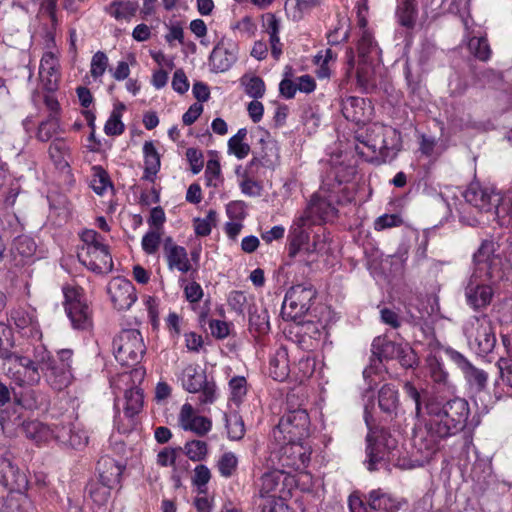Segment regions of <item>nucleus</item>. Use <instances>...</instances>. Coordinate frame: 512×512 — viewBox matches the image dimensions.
I'll return each instance as SVG.
<instances>
[{"label": "nucleus", "mask_w": 512, "mask_h": 512, "mask_svg": "<svg viewBox=\"0 0 512 512\" xmlns=\"http://www.w3.org/2000/svg\"><path fill=\"white\" fill-rule=\"evenodd\" d=\"M449 436L428 417L424 424L414 428L412 436L413 454L417 465H422L437 451L441 440Z\"/></svg>", "instance_id": "1a4fd4ad"}, {"label": "nucleus", "mask_w": 512, "mask_h": 512, "mask_svg": "<svg viewBox=\"0 0 512 512\" xmlns=\"http://www.w3.org/2000/svg\"><path fill=\"white\" fill-rule=\"evenodd\" d=\"M241 192L250 197H257L261 195V185L253 179L243 176L242 181L239 184Z\"/></svg>", "instance_id": "774afa93"}, {"label": "nucleus", "mask_w": 512, "mask_h": 512, "mask_svg": "<svg viewBox=\"0 0 512 512\" xmlns=\"http://www.w3.org/2000/svg\"><path fill=\"white\" fill-rule=\"evenodd\" d=\"M108 186H110V181L107 173L103 169L97 168V172L92 180V189L98 195H102Z\"/></svg>", "instance_id": "69168bd1"}, {"label": "nucleus", "mask_w": 512, "mask_h": 512, "mask_svg": "<svg viewBox=\"0 0 512 512\" xmlns=\"http://www.w3.org/2000/svg\"><path fill=\"white\" fill-rule=\"evenodd\" d=\"M107 293L113 306L119 310H128L137 300L136 290L131 281L115 277L107 286Z\"/></svg>", "instance_id": "6ab92c4d"}, {"label": "nucleus", "mask_w": 512, "mask_h": 512, "mask_svg": "<svg viewBox=\"0 0 512 512\" xmlns=\"http://www.w3.org/2000/svg\"><path fill=\"white\" fill-rule=\"evenodd\" d=\"M378 403L384 413L396 414L399 407L398 391L391 385H384L379 391Z\"/></svg>", "instance_id": "c9c22d12"}, {"label": "nucleus", "mask_w": 512, "mask_h": 512, "mask_svg": "<svg viewBox=\"0 0 512 512\" xmlns=\"http://www.w3.org/2000/svg\"><path fill=\"white\" fill-rule=\"evenodd\" d=\"M463 196L466 202L479 212L497 217V206L501 202V194L494 187L471 183Z\"/></svg>", "instance_id": "dca6fc26"}, {"label": "nucleus", "mask_w": 512, "mask_h": 512, "mask_svg": "<svg viewBox=\"0 0 512 512\" xmlns=\"http://www.w3.org/2000/svg\"><path fill=\"white\" fill-rule=\"evenodd\" d=\"M310 420L305 409L289 410L280 419L272 431L276 443L285 441H304L308 436Z\"/></svg>", "instance_id": "9d476101"}, {"label": "nucleus", "mask_w": 512, "mask_h": 512, "mask_svg": "<svg viewBox=\"0 0 512 512\" xmlns=\"http://www.w3.org/2000/svg\"><path fill=\"white\" fill-rule=\"evenodd\" d=\"M39 78L47 91H55L60 81L58 53L47 51L40 60Z\"/></svg>", "instance_id": "4be33fe9"}, {"label": "nucleus", "mask_w": 512, "mask_h": 512, "mask_svg": "<svg viewBox=\"0 0 512 512\" xmlns=\"http://www.w3.org/2000/svg\"><path fill=\"white\" fill-rule=\"evenodd\" d=\"M57 442L65 447L82 449L88 444L87 432L74 423H60Z\"/></svg>", "instance_id": "b1692460"}, {"label": "nucleus", "mask_w": 512, "mask_h": 512, "mask_svg": "<svg viewBox=\"0 0 512 512\" xmlns=\"http://www.w3.org/2000/svg\"><path fill=\"white\" fill-rule=\"evenodd\" d=\"M374 68L371 63V59H367V62L361 60L358 61V67L356 71L358 84L363 88H368L373 85L372 76Z\"/></svg>", "instance_id": "5fc2aeb1"}, {"label": "nucleus", "mask_w": 512, "mask_h": 512, "mask_svg": "<svg viewBox=\"0 0 512 512\" xmlns=\"http://www.w3.org/2000/svg\"><path fill=\"white\" fill-rule=\"evenodd\" d=\"M144 153V178L152 179L160 169V156L151 141H147L143 145Z\"/></svg>", "instance_id": "e433bc0d"}, {"label": "nucleus", "mask_w": 512, "mask_h": 512, "mask_svg": "<svg viewBox=\"0 0 512 512\" xmlns=\"http://www.w3.org/2000/svg\"><path fill=\"white\" fill-rule=\"evenodd\" d=\"M184 450L188 458L192 461H202L208 453L207 444L201 440L189 441L185 444Z\"/></svg>", "instance_id": "864d4df0"}, {"label": "nucleus", "mask_w": 512, "mask_h": 512, "mask_svg": "<svg viewBox=\"0 0 512 512\" xmlns=\"http://www.w3.org/2000/svg\"><path fill=\"white\" fill-rule=\"evenodd\" d=\"M67 315L74 328L86 329L90 325V310L88 305L83 302H71L65 307Z\"/></svg>", "instance_id": "72a5a7b5"}, {"label": "nucleus", "mask_w": 512, "mask_h": 512, "mask_svg": "<svg viewBox=\"0 0 512 512\" xmlns=\"http://www.w3.org/2000/svg\"><path fill=\"white\" fill-rule=\"evenodd\" d=\"M59 424L48 425L38 420L25 421L22 424V429L25 436L36 444L48 443L51 440L57 441V431H59Z\"/></svg>", "instance_id": "5701e85b"}, {"label": "nucleus", "mask_w": 512, "mask_h": 512, "mask_svg": "<svg viewBox=\"0 0 512 512\" xmlns=\"http://www.w3.org/2000/svg\"><path fill=\"white\" fill-rule=\"evenodd\" d=\"M10 252L15 265H23L34 256L36 243L29 236H18L14 239Z\"/></svg>", "instance_id": "7c9ffc66"}, {"label": "nucleus", "mask_w": 512, "mask_h": 512, "mask_svg": "<svg viewBox=\"0 0 512 512\" xmlns=\"http://www.w3.org/2000/svg\"><path fill=\"white\" fill-rule=\"evenodd\" d=\"M163 249L170 270H178L182 273L191 270L192 266L184 247L175 244L169 237L165 240Z\"/></svg>", "instance_id": "393cba45"}, {"label": "nucleus", "mask_w": 512, "mask_h": 512, "mask_svg": "<svg viewBox=\"0 0 512 512\" xmlns=\"http://www.w3.org/2000/svg\"><path fill=\"white\" fill-rule=\"evenodd\" d=\"M336 58V53H334L330 48L320 51L315 56V64L318 66L316 75L319 79H326L330 77L331 70L329 65L330 63H334Z\"/></svg>", "instance_id": "ea45409f"}, {"label": "nucleus", "mask_w": 512, "mask_h": 512, "mask_svg": "<svg viewBox=\"0 0 512 512\" xmlns=\"http://www.w3.org/2000/svg\"><path fill=\"white\" fill-rule=\"evenodd\" d=\"M211 421L203 416H194L189 423L184 424V430H189L203 436L211 430Z\"/></svg>", "instance_id": "bf43d9fd"}, {"label": "nucleus", "mask_w": 512, "mask_h": 512, "mask_svg": "<svg viewBox=\"0 0 512 512\" xmlns=\"http://www.w3.org/2000/svg\"><path fill=\"white\" fill-rule=\"evenodd\" d=\"M279 449L271 453L270 460L275 465V459L281 469L303 471L309 464L311 448L304 441H285L277 443Z\"/></svg>", "instance_id": "f8f14e48"}, {"label": "nucleus", "mask_w": 512, "mask_h": 512, "mask_svg": "<svg viewBox=\"0 0 512 512\" xmlns=\"http://www.w3.org/2000/svg\"><path fill=\"white\" fill-rule=\"evenodd\" d=\"M12 319L19 329L30 328L31 332L37 329V321L33 313L17 310L12 314Z\"/></svg>", "instance_id": "6e6d98bb"}, {"label": "nucleus", "mask_w": 512, "mask_h": 512, "mask_svg": "<svg viewBox=\"0 0 512 512\" xmlns=\"http://www.w3.org/2000/svg\"><path fill=\"white\" fill-rule=\"evenodd\" d=\"M60 132L61 125L59 119L55 115H49L47 119L39 123L36 139L41 142H48Z\"/></svg>", "instance_id": "4c0bfd02"}, {"label": "nucleus", "mask_w": 512, "mask_h": 512, "mask_svg": "<svg viewBox=\"0 0 512 512\" xmlns=\"http://www.w3.org/2000/svg\"><path fill=\"white\" fill-rule=\"evenodd\" d=\"M367 442L368 470H377L378 465L383 461H391L393 459L397 441L392 436L382 432L373 442L372 437L368 435Z\"/></svg>", "instance_id": "f3484780"}, {"label": "nucleus", "mask_w": 512, "mask_h": 512, "mask_svg": "<svg viewBox=\"0 0 512 512\" xmlns=\"http://www.w3.org/2000/svg\"><path fill=\"white\" fill-rule=\"evenodd\" d=\"M376 48L372 35L364 30L357 45L359 60L367 62V59H371V54L376 52Z\"/></svg>", "instance_id": "8fccbe9b"}, {"label": "nucleus", "mask_w": 512, "mask_h": 512, "mask_svg": "<svg viewBox=\"0 0 512 512\" xmlns=\"http://www.w3.org/2000/svg\"><path fill=\"white\" fill-rule=\"evenodd\" d=\"M468 47L470 52L481 61H487L491 56V49L485 37H472Z\"/></svg>", "instance_id": "de8ad7c7"}, {"label": "nucleus", "mask_w": 512, "mask_h": 512, "mask_svg": "<svg viewBox=\"0 0 512 512\" xmlns=\"http://www.w3.org/2000/svg\"><path fill=\"white\" fill-rule=\"evenodd\" d=\"M81 245L77 257L81 264L94 273L107 274L113 269V260L104 238L93 229L80 234Z\"/></svg>", "instance_id": "39448f33"}, {"label": "nucleus", "mask_w": 512, "mask_h": 512, "mask_svg": "<svg viewBox=\"0 0 512 512\" xmlns=\"http://www.w3.org/2000/svg\"><path fill=\"white\" fill-rule=\"evenodd\" d=\"M271 471L264 473L257 484L258 495L261 498H284L290 493L291 488L295 484V479L290 475L289 471L281 469L279 466L273 465Z\"/></svg>", "instance_id": "4468645a"}, {"label": "nucleus", "mask_w": 512, "mask_h": 512, "mask_svg": "<svg viewBox=\"0 0 512 512\" xmlns=\"http://www.w3.org/2000/svg\"><path fill=\"white\" fill-rule=\"evenodd\" d=\"M336 185L325 183L320 189L315 192L304 212L299 218L301 226L310 224H320L333 221L338 214L337 204L341 203L338 193L341 189V184L344 179H340L337 171L334 172Z\"/></svg>", "instance_id": "f257e3e1"}, {"label": "nucleus", "mask_w": 512, "mask_h": 512, "mask_svg": "<svg viewBox=\"0 0 512 512\" xmlns=\"http://www.w3.org/2000/svg\"><path fill=\"white\" fill-rule=\"evenodd\" d=\"M49 158L58 170H66L70 167L71 148L65 138H55L48 148Z\"/></svg>", "instance_id": "c85d7f7f"}, {"label": "nucleus", "mask_w": 512, "mask_h": 512, "mask_svg": "<svg viewBox=\"0 0 512 512\" xmlns=\"http://www.w3.org/2000/svg\"><path fill=\"white\" fill-rule=\"evenodd\" d=\"M227 433L230 439L240 440L245 434L244 422L240 415L232 412L225 417Z\"/></svg>", "instance_id": "49530a36"}, {"label": "nucleus", "mask_w": 512, "mask_h": 512, "mask_svg": "<svg viewBox=\"0 0 512 512\" xmlns=\"http://www.w3.org/2000/svg\"><path fill=\"white\" fill-rule=\"evenodd\" d=\"M485 276L473 273L466 288L465 297L467 304L474 310L487 307L494 296V291Z\"/></svg>", "instance_id": "a211bd4d"}, {"label": "nucleus", "mask_w": 512, "mask_h": 512, "mask_svg": "<svg viewBox=\"0 0 512 512\" xmlns=\"http://www.w3.org/2000/svg\"><path fill=\"white\" fill-rule=\"evenodd\" d=\"M139 3L135 0H113L103 11L118 23H129L136 16Z\"/></svg>", "instance_id": "cd10ccee"}, {"label": "nucleus", "mask_w": 512, "mask_h": 512, "mask_svg": "<svg viewBox=\"0 0 512 512\" xmlns=\"http://www.w3.org/2000/svg\"><path fill=\"white\" fill-rule=\"evenodd\" d=\"M237 46L230 41L221 40L209 57L211 71L219 73L229 70L237 60Z\"/></svg>", "instance_id": "412c9836"}, {"label": "nucleus", "mask_w": 512, "mask_h": 512, "mask_svg": "<svg viewBox=\"0 0 512 512\" xmlns=\"http://www.w3.org/2000/svg\"><path fill=\"white\" fill-rule=\"evenodd\" d=\"M262 22L264 31L269 35V39L279 37L280 21L273 13L263 15Z\"/></svg>", "instance_id": "680f3d73"}, {"label": "nucleus", "mask_w": 512, "mask_h": 512, "mask_svg": "<svg viewBox=\"0 0 512 512\" xmlns=\"http://www.w3.org/2000/svg\"><path fill=\"white\" fill-rule=\"evenodd\" d=\"M497 218L501 224L512 226V188L501 195V202L497 206Z\"/></svg>", "instance_id": "a18cd8bd"}, {"label": "nucleus", "mask_w": 512, "mask_h": 512, "mask_svg": "<svg viewBox=\"0 0 512 512\" xmlns=\"http://www.w3.org/2000/svg\"><path fill=\"white\" fill-rule=\"evenodd\" d=\"M182 387L190 393H197L206 381L205 372L197 365H187L180 376Z\"/></svg>", "instance_id": "2f4dec72"}, {"label": "nucleus", "mask_w": 512, "mask_h": 512, "mask_svg": "<svg viewBox=\"0 0 512 512\" xmlns=\"http://www.w3.org/2000/svg\"><path fill=\"white\" fill-rule=\"evenodd\" d=\"M0 484L10 492L6 499V509L17 507L20 512L34 509L33 502L24 493L28 487L26 474L7 457H0Z\"/></svg>", "instance_id": "423d86ee"}, {"label": "nucleus", "mask_w": 512, "mask_h": 512, "mask_svg": "<svg viewBox=\"0 0 512 512\" xmlns=\"http://www.w3.org/2000/svg\"><path fill=\"white\" fill-rule=\"evenodd\" d=\"M365 500L370 509L377 512H398L402 505L398 498L381 488L371 490Z\"/></svg>", "instance_id": "bb28decb"}, {"label": "nucleus", "mask_w": 512, "mask_h": 512, "mask_svg": "<svg viewBox=\"0 0 512 512\" xmlns=\"http://www.w3.org/2000/svg\"><path fill=\"white\" fill-rule=\"evenodd\" d=\"M426 409L428 417L449 437L465 428L470 414L469 404L462 398H454L445 403L431 401Z\"/></svg>", "instance_id": "7ed1b4c3"}, {"label": "nucleus", "mask_w": 512, "mask_h": 512, "mask_svg": "<svg viewBox=\"0 0 512 512\" xmlns=\"http://www.w3.org/2000/svg\"><path fill=\"white\" fill-rule=\"evenodd\" d=\"M52 359L46 347L38 344L33 347L31 355H10L8 362L11 366L8 368V374L20 386L35 385L40 381V371L44 372Z\"/></svg>", "instance_id": "20e7f679"}, {"label": "nucleus", "mask_w": 512, "mask_h": 512, "mask_svg": "<svg viewBox=\"0 0 512 512\" xmlns=\"http://www.w3.org/2000/svg\"><path fill=\"white\" fill-rule=\"evenodd\" d=\"M498 244L493 240H484L474 253V273L490 280L501 277L502 258L496 254Z\"/></svg>", "instance_id": "2eb2a0df"}, {"label": "nucleus", "mask_w": 512, "mask_h": 512, "mask_svg": "<svg viewBox=\"0 0 512 512\" xmlns=\"http://www.w3.org/2000/svg\"><path fill=\"white\" fill-rule=\"evenodd\" d=\"M145 351L143 337L136 329H124L113 339L114 356L123 366L139 363Z\"/></svg>", "instance_id": "9b49d317"}, {"label": "nucleus", "mask_w": 512, "mask_h": 512, "mask_svg": "<svg viewBox=\"0 0 512 512\" xmlns=\"http://www.w3.org/2000/svg\"><path fill=\"white\" fill-rule=\"evenodd\" d=\"M502 342L507 350V353L509 354L510 359L509 360L501 359V360H499L498 365H499L502 380L507 385L512 387V340L510 339V337L508 335L503 334Z\"/></svg>", "instance_id": "37998d69"}, {"label": "nucleus", "mask_w": 512, "mask_h": 512, "mask_svg": "<svg viewBox=\"0 0 512 512\" xmlns=\"http://www.w3.org/2000/svg\"><path fill=\"white\" fill-rule=\"evenodd\" d=\"M315 297L316 291L311 285L292 286L285 294L281 308L282 318L287 321L300 320L309 310Z\"/></svg>", "instance_id": "ddd939ff"}, {"label": "nucleus", "mask_w": 512, "mask_h": 512, "mask_svg": "<svg viewBox=\"0 0 512 512\" xmlns=\"http://www.w3.org/2000/svg\"><path fill=\"white\" fill-rule=\"evenodd\" d=\"M356 140L359 142L355 147L357 153L366 159H373L377 154L387 157L389 151L397 150L400 134L391 126L373 123L364 132H357Z\"/></svg>", "instance_id": "f03ea898"}, {"label": "nucleus", "mask_w": 512, "mask_h": 512, "mask_svg": "<svg viewBox=\"0 0 512 512\" xmlns=\"http://www.w3.org/2000/svg\"><path fill=\"white\" fill-rule=\"evenodd\" d=\"M217 221V213L210 210L206 217L197 218L194 220V230L197 236H207L211 233L212 227L215 226Z\"/></svg>", "instance_id": "603ef678"}, {"label": "nucleus", "mask_w": 512, "mask_h": 512, "mask_svg": "<svg viewBox=\"0 0 512 512\" xmlns=\"http://www.w3.org/2000/svg\"><path fill=\"white\" fill-rule=\"evenodd\" d=\"M380 319L384 324L389 325L393 329H398L402 323L399 314L395 310L387 307L380 310Z\"/></svg>", "instance_id": "338daca9"}, {"label": "nucleus", "mask_w": 512, "mask_h": 512, "mask_svg": "<svg viewBox=\"0 0 512 512\" xmlns=\"http://www.w3.org/2000/svg\"><path fill=\"white\" fill-rule=\"evenodd\" d=\"M467 382L480 391L486 387L488 375L485 371L474 367L472 364L463 372Z\"/></svg>", "instance_id": "09e8293b"}, {"label": "nucleus", "mask_w": 512, "mask_h": 512, "mask_svg": "<svg viewBox=\"0 0 512 512\" xmlns=\"http://www.w3.org/2000/svg\"><path fill=\"white\" fill-rule=\"evenodd\" d=\"M161 233L156 230L148 231L142 238V248L147 254H154L160 245Z\"/></svg>", "instance_id": "052dcab7"}, {"label": "nucleus", "mask_w": 512, "mask_h": 512, "mask_svg": "<svg viewBox=\"0 0 512 512\" xmlns=\"http://www.w3.org/2000/svg\"><path fill=\"white\" fill-rule=\"evenodd\" d=\"M125 108L123 104H119L113 109L110 117L105 123L104 131L109 136L120 135L124 132V124L121 121L122 110Z\"/></svg>", "instance_id": "c03bdc74"}, {"label": "nucleus", "mask_w": 512, "mask_h": 512, "mask_svg": "<svg viewBox=\"0 0 512 512\" xmlns=\"http://www.w3.org/2000/svg\"><path fill=\"white\" fill-rule=\"evenodd\" d=\"M372 354L370 365L363 371L365 379L378 372L383 359H397L406 368L413 367L417 362L416 355L408 344H396L380 337L372 343Z\"/></svg>", "instance_id": "0eeeda50"}, {"label": "nucleus", "mask_w": 512, "mask_h": 512, "mask_svg": "<svg viewBox=\"0 0 512 512\" xmlns=\"http://www.w3.org/2000/svg\"><path fill=\"white\" fill-rule=\"evenodd\" d=\"M98 471L101 484L103 485L102 500L106 499L107 489L119 484L123 472V467L114 459L103 457L98 461Z\"/></svg>", "instance_id": "a878e982"}, {"label": "nucleus", "mask_w": 512, "mask_h": 512, "mask_svg": "<svg viewBox=\"0 0 512 512\" xmlns=\"http://www.w3.org/2000/svg\"><path fill=\"white\" fill-rule=\"evenodd\" d=\"M237 466L238 459L232 452L224 453L217 463L219 473L224 478H230L235 473Z\"/></svg>", "instance_id": "3c124183"}, {"label": "nucleus", "mask_w": 512, "mask_h": 512, "mask_svg": "<svg viewBox=\"0 0 512 512\" xmlns=\"http://www.w3.org/2000/svg\"><path fill=\"white\" fill-rule=\"evenodd\" d=\"M270 376L277 381H284L290 373L288 351L284 347H280L270 359L269 366Z\"/></svg>", "instance_id": "473e14b6"}, {"label": "nucleus", "mask_w": 512, "mask_h": 512, "mask_svg": "<svg viewBox=\"0 0 512 512\" xmlns=\"http://www.w3.org/2000/svg\"><path fill=\"white\" fill-rule=\"evenodd\" d=\"M204 179L207 187L219 188L224 182L221 165L217 159H210L206 163Z\"/></svg>", "instance_id": "a19ab883"}, {"label": "nucleus", "mask_w": 512, "mask_h": 512, "mask_svg": "<svg viewBox=\"0 0 512 512\" xmlns=\"http://www.w3.org/2000/svg\"><path fill=\"white\" fill-rule=\"evenodd\" d=\"M402 224V219L398 214H384L379 216L374 222V228L381 231L387 228L397 227Z\"/></svg>", "instance_id": "e2e57ef3"}, {"label": "nucleus", "mask_w": 512, "mask_h": 512, "mask_svg": "<svg viewBox=\"0 0 512 512\" xmlns=\"http://www.w3.org/2000/svg\"><path fill=\"white\" fill-rule=\"evenodd\" d=\"M107 67H108L107 55L102 51L96 52L91 59V64H90L91 76L95 79L103 76Z\"/></svg>", "instance_id": "4d7b16f0"}, {"label": "nucleus", "mask_w": 512, "mask_h": 512, "mask_svg": "<svg viewBox=\"0 0 512 512\" xmlns=\"http://www.w3.org/2000/svg\"><path fill=\"white\" fill-rule=\"evenodd\" d=\"M341 111L343 116L356 124H365L372 118L373 107L369 100L349 96L342 100Z\"/></svg>", "instance_id": "aec40b11"}, {"label": "nucleus", "mask_w": 512, "mask_h": 512, "mask_svg": "<svg viewBox=\"0 0 512 512\" xmlns=\"http://www.w3.org/2000/svg\"><path fill=\"white\" fill-rule=\"evenodd\" d=\"M186 158L190 164L193 174H198L204 166L203 154L196 148H188L186 150Z\"/></svg>", "instance_id": "0e129e2a"}, {"label": "nucleus", "mask_w": 512, "mask_h": 512, "mask_svg": "<svg viewBox=\"0 0 512 512\" xmlns=\"http://www.w3.org/2000/svg\"><path fill=\"white\" fill-rule=\"evenodd\" d=\"M241 85L244 87L245 93L254 99L262 98L265 94L264 81L255 75H244L240 79Z\"/></svg>", "instance_id": "79ce46f5"}, {"label": "nucleus", "mask_w": 512, "mask_h": 512, "mask_svg": "<svg viewBox=\"0 0 512 512\" xmlns=\"http://www.w3.org/2000/svg\"><path fill=\"white\" fill-rule=\"evenodd\" d=\"M463 333L469 348L480 356L493 351L496 336L488 315L471 316L463 324Z\"/></svg>", "instance_id": "6e6552de"}, {"label": "nucleus", "mask_w": 512, "mask_h": 512, "mask_svg": "<svg viewBox=\"0 0 512 512\" xmlns=\"http://www.w3.org/2000/svg\"><path fill=\"white\" fill-rule=\"evenodd\" d=\"M43 373L50 386L59 391L67 387L72 379L71 371L60 365L55 359L51 360Z\"/></svg>", "instance_id": "c756f323"}, {"label": "nucleus", "mask_w": 512, "mask_h": 512, "mask_svg": "<svg viewBox=\"0 0 512 512\" xmlns=\"http://www.w3.org/2000/svg\"><path fill=\"white\" fill-rule=\"evenodd\" d=\"M143 407V392L139 388H131L125 392L124 413L127 417H134Z\"/></svg>", "instance_id": "58836bf2"}, {"label": "nucleus", "mask_w": 512, "mask_h": 512, "mask_svg": "<svg viewBox=\"0 0 512 512\" xmlns=\"http://www.w3.org/2000/svg\"><path fill=\"white\" fill-rule=\"evenodd\" d=\"M246 379L242 376L233 377L229 381V389L231 394V400L236 403L242 401L247 393Z\"/></svg>", "instance_id": "13d9d810"}, {"label": "nucleus", "mask_w": 512, "mask_h": 512, "mask_svg": "<svg viewBox=\"0 0 512 512\" xmlns=\"http://www.w3.org/2000/svg\"><path fill=\"white\" fill-rule=\"evenodd\" d=\"M396 17L401 26L413 28L417 18L416 0H396Z\"/></svg>", "instance_id": "f704fd0d"}]
</instances>
